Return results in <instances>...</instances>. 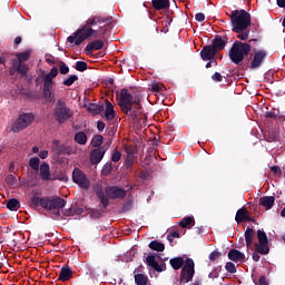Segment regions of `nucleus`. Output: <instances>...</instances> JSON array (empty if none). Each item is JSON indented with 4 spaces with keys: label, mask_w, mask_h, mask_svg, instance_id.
I'll return each instance as SVG.
<instances>
[{
    "label": "nucleus",
    "mask_w": 285,
    "mask_h": 285,
    "mask_svg": "<svg viewBox=\"0 0 285 285\" xmlns=\"http://www.w3.org/2000/svg\"><path fill=\"white\" fill-rule=\"evenodd\" d=\"M135 283L137 285H148V276L145 274H136L135 275Z\"/></svg>",
    "instance_id": "36"
},
{
    "label": "nucleus",
    "mask_w": 285,
    "mask_h": 285,
    "mask_svg": "<svg viewBox=\"0 0 285 285\" xmlns=\"http://www.w3.org/2000/svg\"><path fill=\"white\" fill-rule=\"evenodd\" d=\"M228 259L230 262H244L246 259V255L244 253L239 252L238 249H230L227 254Z\"/></svg>",
    "instance_id": "20"
},
{
    "label": "nucleus",
    "mask_w": 285,
    "mask_h": 285,
    "mask_svg": "<svg viewBox=\"0 0 285 285\" xmlns=\"http://www.w3.org/2000/svg\"><path fill=\"white\" fill-rule=\"evenodd\" d=\"M255 235H256L255 229L248 226L245 230V242H246L247 248H250V246H253V239L255 238Z\"/></svg>",
    "instance_id": "26"
},
{
    "label": "nucleus",
    "mask_w": 285,
    "mask_h": 285,
    "mask_svg": "<svg viewBox=\"0 0 285 285\" xmlns=\"http://www.w3.org/2000/svg\"><path fill=\"white\" fill-rule=\"evenodd\" d=\"M98 198L100 199V204L102 205V208H108V204H110V202L108 199H110L108 197V195L104 194V191L98 193Z\"/></svg>",
    "instance_id": "39"
},
{
    "label": "nucleus",
    "mask_w": 285,
    "mask_h": 285,
    "mask_svg": "<svg viewBox=\"0 0 285 285\" xmlns=\"http://www.w3.org/2000/svg\"><path fill=\"white\" fill-rule=\"evenodd\" d=\"M225 269L227 271V273H230L232 275H235V273H237V267L233 262H227L225 265Z\"/></svg>",
    "instance_id": "44"
},
{
    "label": "nucleus",
    "mask_w": 285,
    "mask_h": 285,
    "mask_svg": "<svg viewBox=\"0 0 285 285\" xmlns=\"http://www.w3.org/2000/svg\"><path fill=\"white\" fill-rule=\"evenodd\" d=\"M42 95L45 99H50L52 97V90L51 89H42Z\"/></svg>",
    "instance_id": "53"
},
{
    "label": "nucleus",
    "mask_w": 285,
    "mask_h": 285,
    "mask_svg": "<svg viewBox=\"0 0 285 285\" xmlns=\"http://www.w3.org/2000/svg\"><path fill=\"white\" fill-rule=\"evenodd\" d=\"M105 193L109 199H126L128 191L119 186H108Z\"/></svg>",
    "instance_id": "11"
},
{
    "label": "nucleus",
    "mask_w": 285,
    "mask_h": 285,
    "mask_svg": "<svg viewBox=\"0 0 285 285\" xmlns=\"http://www.w3.org/2000/svg\"><path fill=\"white\" fill-rule=\"evenodd\" d=\"M48 155H49L48 150H41L39 153L40 159H48Z\"/></svg>",
    "instance_id": "61"
},
{
    "label": "nucleus",
    "mask_w": 285,
    "mask_h": 285,
    "mask_svg": "<svg viewBox=\"0 0 285 285\" xmlns=\"http://www.w3.org/2000/svg\"><path fill=\"white\" fill-rule=\"evenodd\" d=\"M66 199L59 196H45L39 197L33 195L29 200L30 208H43L45 210H61V208H66Z\"/></svg>",
    "instance_id": "4"
},
{
    "label": "nucleus",
    "mask_w": 285,
    "mask_h": 285,
    "mask_svg": "<svg viewBox=\"0 0 285 285\" xmlns=\"http://www.w3.org/2000/svg\"><path fill=\"white\" fill-rule=\"evenodd\" d=\"M258 285H268V279H266V276L259 277Z\"/></svg>",
    "instance_id": "60"
},
{
    "label": "nucleus",
    "mask_w": 285,
    "mask_h": 285,
    "mask_svg": "<svg viewBox=\"0 0 285 285\" xmlns=\"http://www.w3.org/2000/svg\"><path fill=\"white\" fill-rule=\"evenodd\" d=\"M121 160V151L115 149L111 154V161L116 163Z\"/></svg>",
    "instance_id": "47"
},
{
    "label": "nucleus",
    "mask_w": 285,
    "mask_h": 285,
    "mask_svg": "<svg viewBox=\"0 0 285 285\" xmlns=\"http://www.w3.org/2000/svg\"><path fill=\"white\" fill-rule=\"evenodd\" d=\"M97 128H98L99 132H104V130L106 129V122L99 120L97 122Z\"/></svg>",
    "instance_id": "57"
},
{
    "label": "nucleus",
    "mask_w": 285,
    "mask_h": 285,
    "mask_svg": "<svg viewBox=\"0 0 285 285\" xmlns=\"http://www.w3.org/2000/svg\"><path fill=\"white\" fill-rule=\"evenodd\" d=\"M212 79L213 81H216V82H219L224 79V77L222 76V73L219 72H215L213 76H212Z\"/></svg>",
    "instance_id": "52"
},
{
    "label": "nucleus",
    "mask_w": 285,
    "mask_h": 285,
    "mask_svg": "<svg viewBox=\"0 0 285 285\" xmlns=\"http://www.w3.org/2000/svg\"><path fill=\"white\" fill-rule=\"evenodd\" d=\"M179 226L181 228H188V226H195V218L193 216H185L179 220Z\"/></svg>",
    "instance_id": "30"
},
{
    "label": "nucleus",
    "mask_w": 285,
    "mask_h": 285,
    "mask_svg": "<svg viewBox=\"0 0 285 285\" xmlns=\"http://www.w3.org/2000/svg\"><path fill=\"white\" fill-rule=\"evenodd\" d=\"M195 277V261L193 258H186L185 265L180 271L179 282L180 284H188V282H193Z\"/></svg>",
    "instance_id": "8"
},
{
    "label": "nucleus",
    "mask_w": 285,
    "mask_h": 285,
    "mask_svg": "<svg viewBox=\"0 0 285 285\" xmlns=\"http://www.w3.org/2000/svg\"><path fill=\"white\" fill-rule=\"evenodd\" d=\"M112 16H101L95 14L91 16L87 21L86 24L82 26L80 29L76 30L73 35L67 38L68 43H75V46H81L82 41L86 39H90V37H99V30L92 29V26H101V23H106V26L112 24Z\"/></svg>",
    "instance_id": "1"
},
{
    "label": "nucleus",
    "mask_w": 285,
    "mask_h": 285,
    "mask_svg": "<svg viewBox=\"0 0 285 285\" xmlns=\"http://www.w3.org/2000/svg\"><path fill=\"white\" fill-rule=\"evenodd\" d=\"M235 220L237 224H244V222H250V214L244 208L237 210Z\"/></svg>",
    "instance_id": "22"
},
{
    "label": "nucleus",
    "mask_w": 285,
    "mask_h": 285,
    "mask_svg": "<svg viewBox=\"0 0 285 285\" xmlns=\"http://www.w3.org/2000/svg\"><path fill=\"white\" fill-rule=\"evenodd\" d=\"M252 258H253L255 262H259V259H261L262 257L259 256V253H258L257 250H255V252L253 253V255H252Z\"/></svg>",
    "instance_id": "63"
},
{
    "label": "nucleus",
    "mask_w": 285,
    "mask_h": 285,
    "mask_svg": "<svg viewBox=\"0 0 285 285\" xmlns=\"http://www.w3.org/2000/svg\"><path fill=\"white\" fill-rule=\"evenodd\" d=\"M266 57H267L266 50L255 51L254 57L252 59L250 69L257 70V68H261Z\"/></svg>",
    "instance_id": "13"
},
{
    "label": "nucleus",
    "mask_w": 285,
    "mask_h": 285,
    "mask_svg": "<svg viewBox=\"0 0 285 285\" xmlns=\"http://www.w3.org/2000/svg\"><path fill=\"white\" fill-rule=\"evenodd\" d=\"M17 72H19L20 75H28V66L27 65H22V63H18L17 66Z\"/></svg>",
    "instance_id": "46"
},
{
    "label": "nucleus",
    "mask_w": 285,
    "mask_h": 285,
    "mask_svg": "<svg viewBox=\"0 0 285 285\" xmlns=\"http://www.w3.org/2000/svg\"><path fill=\"white\" fill-rule=\"evenodd\" d=\"M278 8H285V0H276Z\"/></svg>",
    "instance_id": "64"
},
{
    "label": "nucleus",
    "mask_w": 285,
    "mask_h": 285,
    "mask_svg": "<svg viewBox=\"0 0 285 285\" xmlns=\"http://www.w3.org/2000/svg\"><path fill=\"white\" fill-rule=\"evenodd\" d=\"M134 164H135V160L132 159V157L131 156H127V158L125 160L126 168H132Z\"/></svg>",
    "instance_id": "50"
},
{
    "label": "nucleus",
    "mask_w": 285,
    "mask_h": 285,
    "mask_svg": "<svg viewBox=\"0 0 285 285\" xmlns=\"http://www.w3.org/2000/svg\"><path fill=\"white\" fill-rule=\"evenodd\" d=\"M7 208L9 210H18L21 208V203L17 198H11L7 202Z\"/></svg>",
    "instance_id": "32"
},
{
    "label": "nucleus",
    "mask_w": 285,
    "mask_h": 285,
    "mask_svg": "<svg viewBox=\"0 0 285 285\" xmlns=\"http://www.w3.org/2000/svg\"><path fill=\"white\" fill-rule=\"evenodd\" d=\"M112 173V163H106L104 166H102V169H101V175L104 177H108V175H110Z\"/></svg>",
    "instance_id": "41"
},
{
    "label": "nucleus",
    "mask_w": 285,
    "mask_h": 285,
    "mask_svg": "<svg viewBox=\"0 0 285 285\" xmlns=\"http://www.w3.org/2000/svg\"><path fill=\"white\" fill-rule=\"evenodd\" d=\"M230 23H232V32L237 35V39L240 41H247L250 36V23H253V18L248 13V11L233 10L229 14Z\"/></svg>",
    "instance_id": "2"
},
{
    "label": "nucleus",
    "mask_w": 285,
    "mask_h": 285,
    "mask_svg": "<svg viewBox=\"0 0 285 285\" xmlns=\"http://www.w3.org/2000/svg\"><path fill=\"white\" fill-rule=\"evenodd\" d=\"M150 250H156V253H164L166 250V245L159 240H151L149 243Z\"/></svg>",
    "instance_id": "29"
},
{
    "label": "nucleus",
    "mask_w": 285,
    "mask_h": 285,
    "mask_svg": "<svg viewBox=\"0 0 285 285\" xmlns=\"http://www.w3.org/2000/svg\"><path fill=\"white\" fill-rule=\"evenodd\" d=\"M53 150H56L57 155H73L75 153V149L71 146L66 145L55 147Z\"/></svg>",
    "instance_id": "28"
},
{
    "label": "nucleus",
    "mask_w": 285,
    "mask_h": 285,
    "mask_svg": "<svg viewBox=\"0 0 285 285\" xmlns=\"http://www.w3.org/2000/svg\"><path fill=\"white\" fill-rule=\"evenodd\" d=\"M220 256H222V253L214 250L209 254V261L215 262V259H219Z\"/></svg>",
    "instance_id": "49"
},
{
    "label": "nucleus",
    "mask_w": 285,
    "mask_h": 285,
    "mask_svg": "<svg viewBox=\"0 0 285 285\" xmlns=\"http://www.w3.org/2000/svg\"><path fill=\"white\" fill-rule=\"evenodd\" d=\"M107 150H108V148H106V146H101V147H98V148L91 150L90 163L92 165L100 164L101 159H104V155H106Z\"/></svg>",
    "instance_id": "14"
},
{
    "label": "nucleus",
    "mask_w": 285,
    "mask_h": 285,
    "mask_svg": "<svg viewBox=\"0 0 285 285\" xmlns=\"http://www.w3.org/2000/svg\"><path fill=\"white\" fill-rule=\"evenodd\" d=\"M259 206H263L265 210H271L275 206V196H263L258 200Z\"/></svg>",
    "instance_id": "19"
},
{
    "label": "nucleus",
    "mask_w": 285,
    "mask_h": 285,
    "mask_svg": "<svg viewBox=\"0 0 285 285\" xmlns=\"http://www.w3.org/2000/svg\"><path fill=\"white\" fill-rule=\"evenodd\" d=\"M72 181L77 184L82 190L90 188V179L86 176V173L79 168H75L72 171Z\"/></svg>",
    "instance_id": "10"
},
{
    "label": "nucleus",
    "mask_w": 285,
    "mask_h": 285,
    "mask_svg": "<svg viewBox=\"0 0 285 285\" xmlns=\"http://www.w3.org/2000/svg\"><path fill=\"white\" fill-rule=\"evenodd\" d=\"M105 117L108 121H112L115 119V106L110 104V100H105Z\"/></svg>",
    "instance_id": "25"
},
{
    "label": "nucleus",
    "mask_w": 285,
    "mask_h": 285,
    "mask_svg": "<svg viewBox=\"0 0 285 285\" xmlns=\"http://www.w3.org/2000/svg\"><path fill=\"white\" fill-rule=\"evenodd\" d=\"M215 55H217V51L212 45L205 46L200 51V58L203 59V61H210L215 59Z\"/></svg>",
    "instance_id": "16"
},
{
    "label": "nucleus",
    "mask_w": 285,
    "mask_h": 285,
    "mask_svg": "<svg viewBox=\"0 0 285 285\" xmlns=\"http://www.w3.org/2000/svg\"><path fill=\"white\" fill-rule=\"evenodd\" d=\"M75 81H79V76L77 75H71L69 76L67 79L63 80V86H72V83H75Z\"/></svg>",
    "instance_id": "42"
},
{
    "label": "nucleus",
    "mask_w": 285,
    "mask_h": 285,
    "mask_svg": "<svg viewBox=\"0 0 285 285\" xmlns=\"http://www.w3.org/2000/svg\"><path fill=\"white\" fill-rule=\"evenodd\" d=\"M75 141L80 144V146H86L88 144V136L83 131L77 132L75 135Z\"/></svg>",
    "instance_id": "31"
},
{
    "label": "nucleus",
    "mask_w": 285,
    "mask_h": 285,
    "mask_svg": "<svg viewBox=\"0 0 285 285\" xmlns=\"http://www.w3.org/2000/svg\"><path fill=\"white\" fill-rule=\"evenodd\" d=\"M228 43V36L224 35V36H215L213 43L210 45L212 48H214V50L216 52H219L220 50H224V48H226V45Z\"/></svg>",
    "instance_id": "15"
},
{
    "label": "nucleus",
    "mask_w": 285,
    "mask_h": 285,
    "mask_svg": "<svg viewBox=\"0 0 285 285\" xmlns=\"http://www.w3.org/2000/svg\"><path fill=\"white\" fill-rule=\"evenodd\" d=\"M7 61H8V53H2V56H0V65L6 66Z\"/></svg>",
    "instance_id": "59"
},
{
    "label": "nucleus",
    "mask_w": 285,
    "mask_h": 285,
    "mask_svg": "<svg viewBox=\"0 0 285 285\" xmlns=\"http://www.w3.org/2000/svg\"><path fill=\"white\" fill-rule=\"evenodd\" d=\"M104 110H106V107L104 106V102H98V104L90 102L88 105V111L91 115H101V112H104Z\"/></svg>",
    "instance_id": "23"
},
{
    "label": "nucleus",
    "mask_w": 285,
    "mask_h": 285,
    "mask_svg": "<svg viewBox=\"0 0 285 285\" xmlns=\"http://www.w3.org/2000/svg\"><path fill=\"white\" fill-rule=\"evenodd\" d=\"M35 122V114L32 112H22L19 115L18 119L12 124L11 130L12 132H21V130H26L28 126Z\"/></svg>",
    "instance_id": "7"
},
{
    "label": "nucleus",
    "mask_w": 285,
    "mask_h": 285,
    "mask_svg": "<svg viewBox=\"0 0 285 285\" xmlns=\"http://www.w3.org/2000/svg\"><path fill=\"white\" fill-rule=\"evenodd\" d=\"M4 181L9 186V188H17V186H19V183L17 181V177L12 174H9L6 177Z\"/></svg>",
    "instance_id": "33"
},
{
    "label": "nucleus",
    "mask_w": 285,
    "mask_h": 285,
    "mask_svg": "<svg viewBox=\"0 0 285 285\" xmlns=\"http://www.w3.org/2000/svg\"><path fill=\"white\" fill-rule=\"evenodd\" d=\"M250 50H253L250 43L236 40L229 49V59L232 63H235L236 66L243 63L244 59L250 55Z\"/></svg>",
    "instance_id": "5"
},
{
    "label": "nucleus",
    "mask_w": 285,
    "mask_h": 285,
    "mask_svg": "<svg viewBox=\"0 0 285 285\" xmlns=\"http://www.w3.org/2000/svg\"><path fill=\"white\" fill-rule=\"evenodd\" d=\"M101 144H104V136L101 135L94 136V138L91 139V146L94 148H101Z\"/></svg>",
    "instance_id": "38"
},
{
    "label": "nucleus",
    "mask_w": 285,
    "mask_h": 285,
    "mask_svg": "<svg viewBox=\"0 0 285 285\" xmlns=\"http://www.w3.org/2000/svg\"><path fill=\"white\" fill-rule=\"evenodd\" d=\"M58 279L59 282L72 279V268H70V266H62Z\"/></svg>",
    "instance_id": "21"
},
{
    "label": "nucleus",
    "mask_w": 285,
    "mask_h": 285,
    "mask_svg": "<svg viewBox=\"0 0 285 285\" xmlns=\"http://www.w3.org/2000/svg\"><path fill=\"white\" fill-rule=\"evenodd\" d=\"M195 19L196 21H199V22L206 21V16L203 12H198L196 13Z\"/></svg>",
    "instance_id": "55"
},
{
    "label": "nucleus",
    "mask_w": 285,
    "mask_h": 285,
    "mask_svg": "<svg viewBox=\"0 0 285 285\" xmlns=\"http://www.w3.org/2000/svg\"><path fill=\"white\" fill-rule=\"evenodd\" d=\"M82 214H83V208L77 207L73 209V217H75V215H82Z\"/></svg>",
    "instance_id": "62"
},
{
    "label": "nucleus",
    "mask_w": 285,
    "mask_h": 285,
    "mask_svg": "<svg viewBox=\"0 0 285 285\" xmlns=\"http://www.w3.org/2000/svg\"><path fill=\"white\" fill-rule=\"evenodd\" d=\"M128 210H132V200H127L120 208V213H128Z\"/></svg>",
    "instance_id": "45"
},
{
    "label": "nucleus",
    "mask_w": 285,
    "mask_h": 285,
    "mask_svg": "<svg viewBox=\"0 0 285 285\" xmlns=\"http://www.w3.org/2000/svg\"><path fill=\"white\" fill-rule=\"evenodd\" d=\"M76 70H78V72H86V70H88V62L77 61L76 62Z\"/></svg>",
    "instance_id": "43"
},
{
    "label": "nucleus",
    "mask_w": 285,
    "mask_h": 285,
    "mask_svg": "<svg viewBox=\"0 0 285 285\" xmlns=\"http://www.w3.org/2000/svg\"><path fill=\"white\" fill-rule=\"evenodd\" d=\"M118 106L124 115L130 118L131 121H137L141 114V96H132L128 89L124 88L120 90V100Z\"/></svg>",
    "instance_id": "3"
},
{
    "label": "nucleus",
    "mask_w": 285,
    "mask_h": 285,
    "mask_svg": "<svg viewBox=\"0 0 285 285\" xmlns=\"http://www.w3.org/2000/svg\"><path fill=\"white\" fill-rule=\"evenodd\" d=\"M271 170H272V173H274V175H282V169L277 165L271 167Z\"/></svg>",
    "instance_id": "58"
},
{
    "label": "nucleus",
    "mask_w": 285,
    "mask_h": 285,
    "mask_svg": "<svg viewBox=\"0 0 285 285\" xmlns=\"http://www.w3.org/2000/svg\"><path fill=\"white\" fill-rule=\"evenodd\" d=\"M70 72V67L66 65V62H60V75H68Z\"/></svg>",
    "instance_id": "48"
},
{
    "label": "nucleus",
    "mask_w": 285,
    "mask_h": 285,
    "mask_svg": "<svg viewBox=\"0 0 285 285\" xmlns=\"http://www.w3.org/2000/svg\"><path fill=\"white\" fill-rule=\"evenodd\" d=\"M59 75V69L57 67H52L50 72L45 76L43 81L53 82L52 79H55Z\"/></svg>",
    "instance_id": "35"
},
{
    "label": "nucleus",
    "mask_w": 285,
    "mask_h": 285,
    "mask_svg": "<svg viewBox=\"0 0 285 285\" xmlns=\"http://www.w3.org/2000/svg\"><path fill=\"white\" fill-rule=\"evenodd\" d=\"M169 264L171 268H174V271H179V268H184L186 261H184V257L178 256V257L171 258L169 261Z\"/></svg>",
    "instance_id": "27"
},
{
    "label": "nucleus",
    "mask_w": 285,
    "mask_h": 285,
    "mask_svg": "<svg viewBox=\"0 0 285 285\" xmlns=\"http://www.w3.org/2000/svg\"><path fill=\"white\" fill-rule=\"evenodd\" d=\"M279 139V132L277 130H272L268 132L266 137V141L273 144V141H277Z\"/></svg>",
    "instance_id": "40"
},
{
    "label": "nucleus",
    "mask_w": 285,
    "mask_h": 285,
    "mask_svg": "<svg viewBox=\"0 0 285 285\" xmlns=\"http://www.w3.org/2000/svg\"><path fill=\"white\" fill-rule=\"evenodd\" d=\"M145 264H147V266H149V268L153 271H156V273H164V271H166V263L157 262V255L155 254L147 255Z\"/></svg>",
    "instance_id": "12"
},
{
    "label": "nucleus",
    "mask_w": 285,
    "mask_h": 285,
    "mask_svg": "<svg viewBox=\"0 0 285 285\" xmlns=\"http://www.w3.org/2000/svg\"><path fill=\"white\" fill-rule=\"evenodd\" d=\"M151 6L155 10H168L170 0H151Z\"/></svg>",
    "instance_id": "24"
},
{
    "label": "nucleus",
    "mask_w": 285,
    "mask_h": 285,
    "mask_svg": "<svg viewBox=\"0 0 285 285\" xmlns=\"http://www.w3.org/2000/svg\"><path fill=\"white\" fill-rule=\"evenodd\" d=\"M40 179H42V181H55L57 178L52 177V175H50V165L48 163H42L40 165Z\"/></svg>",
    "instance_id": "17"
},
{
    "label": "nucleus",
    "mask_w": 285,
    "mask_h": 285,
    "mask_svg": "<svg viewBox=\"0 0 285 285\" xmlns=\"http://www.w3.org/2000/svg\"><path fill=\"white\" fill-rule=\"evenodd\" d=\"M53 86H55V82H48V81L43 80V89L45 90H52Z\"/></svg>",
    "instance_id": "54"
},
{
    "label": "nucleus",
    "mask_w": 285,
    "mask_h": 285,
    "mask_svg": "<svg viewBox=\"0 0 285 285\" xmlns=\"http://www.w3.org/2000/svg\"><path fill=\"white\" fill-rule=\"evenodd\" d=\"M31 55H32V50L28 49L23 52H18L17 58L20 63H23L24 61H28V59H30Z\"/></svg>",
    "instance_id": "34"
},
{
    "label": "nucleus",
    "mask_w": 285,
    "mask_h": 285,
    "mask_svg": "<svg viewBox=\"0 0 285 285\" xmlns=\"http://www.w3.org/2000/svg\"><path fill=\"white\" fill-rule=\"evenodd\" d=\"M62 215L65 217H75V212L72 208H68V209L62 210Z\"/></svg>",
    "instance_id": "51"
},
{
    "label": "nucleus",
    "mask_w": 285,
    "mask_h": 285,
    "mask_svg": "<svg viewBox=\"0 0 285 285\" xmlns=\"http://www.w3.org/2000/svg\"><path fill=\"white\" fill-rule=\"evenodd\" d=\"M257 239L258 243L255 244L256 253H259V255H268V253H271V248L268 247V236L266 235V232L258 229Z\"/></svg>",
    "instance_id": "9"
},
{
    "label": "nucleus",
    "mask_w": 285,
    "mask_h": 285,
    "mask_svg": "<svg viewBox=\"0 0 285 285\" xmlns=\"http://www.w3.org/2000/svg\"><path fill=\"white\" fill-rule=\"evenodd\" d=\"M277 112H275V111H267L266 114H265V117H267V119H277Z\"/></svg>",
    "instance_id": "56"
},
{
    "label": "nucleus",
    "mask_w": 285,
    "mask_h": 285,
    "mask_svg": "<svg viewBox=\"0 0 285 285\" xmlns=\"http://www.w3.org/2000/svg\"><path fill=\"white\" fill-rule=\"evenodd\" d=\"M102 49H104V41L102 40H94L86 46L85 52H86V55H92L94 50H102Z\"/></svg>",
    "instance_id": "18"
},
{
    "label": "nucleus",
    "mask_w": 285,
    "mask_h": 285,
    "mask_svg": "<svg viewBox=\"0 0 285 285\" xmlns=\"http://www.w3.org/2000/svg\"><path fill=\"white\" fill-rule=\"evenodd\" d=\"M39 164H41L39 157H32L29 159V166L32 168V170H36V173H39V169L41 168L39 167Z\"/></svg>",
    "instance_id": "37"
},
{
    "label": "nucleus",
    "mask_w": 285,
    "mask_h": 285,
    "mask_svg": "<svg viewBox=\"0 0 285 285\" xmlns=\"http://www.w3.org/2000/svg\"><path fill=\"white\" fill-rule=\"evenodd\" d=\"M73 112L70 109V107H68V105H66V100L63 99H59L53 108V117L55 120L58 121V124H66V121H69V119H72L73 117Z\"/></svg>",
    "instance_id": "6"
}]
</instances>
